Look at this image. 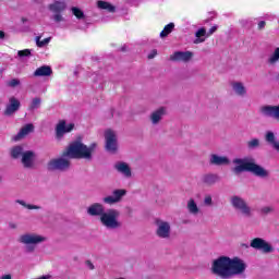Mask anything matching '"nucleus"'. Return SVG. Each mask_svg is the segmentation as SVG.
<instances>
[{
    "label": "nucleus",
    "mask_w": 279,
    "mask_h": 279,
    "mask_svg": "<svg viewBox=\"0 0 279 279\" xmlns=\"http://www.w3.org/2000/svg\"><path fill=\"white\" fill-rule=\"evenodd\" d=\"M128 194V191L125 190H114L112 192V196H106L104 198V203L105 204H109V205H112V204H118V202H120L121 199H123L124 195Z\"/></svg>",
    "instance_id": "obj_13"
},
{
    "label": "nucleus",
    "mask_w": 279,
    "mask_h": 279,
    "mask_svg": "<svg viewBox=\"0 0 279 279\" xmlns=\"http://www.w3.org/2000/svg\"><path fill=\"white\" fill-rule=\"evenodd\" d=\"M62 158H76L90 160V151H88V146H86L81 141H74L63 150Z\"/></svg>",
    "instance_id": "obj_2"
},
{
    "label": "nucleus",
    "mask_w": 279,
    "mask_h": 279,
    "mask_svg": "<svg viewBox=\"0 0 279 279\" xmlns=\"http://www.w3.org/2000/svg\"><path fill=\"white\" fill-rule=\"evenodd\" d=\"M248 149H256V147H260V141L258 138H253L247 142Z\"/></svg>",
    "instance_id": "obj_33"
},
{
    "label": "nucleus",
    "mask_w": 279,
    "mask_h": 279,
    "mask_svg": "<svg viewBox=\"0 0 279 279\" xmlns=\"http://www.w3.org/2000/svg\"><path fill=\"white\" fill-rule=\"evenodd\" d=\"M204 202L207 206H210L213 204V197L211 196H206Z\"/></svg>",
    "instance_id": "obj_46"
},
{
    "label": "nucleus",
    "mask_w": 279,
    "mask_h": 279,
    "mask_svg": "<svg viewBox=\"0 0 279 279\" xmlns=\"http://www.w3.org/2000/svg\"><path fill=\"white\" fill-rule=\"evenodd\" d=\"M156 223L158 226L157 236H160L161 239H168L171 232V226H169V222L157 220Z\"/></svg>",
    "instance_id": "obj_15"
},
{
    "label": "nucleus",
    "mask_w": 279,
    "mask_h": 279,
    "mask_svg": "<svg viewBox=\"0 0 279 279\" xmlns=\"http://www.w3.org/2000/svg\"><path fill=\"white\" fill-rule=\"evenodd\" d=\"M174 27H175V24L173 23H169L168 25H166L160 33V38H167V36H169L171 32H173Z\"/></svg>",
    "instance_id": "obj_28"
},
{
    "label": "nucleus",
    "mask_w": 279,
    "mask_h": 279,
    "mask_svg": "<svg viewBox=\"0 0 279 279\" xmlns=\"http://www.w3.org/2000/svg\"><path fill=\"white\" fill-rule=\"evenodd\" d=\"M40 36H37L36 38H35V40H36V45H37V47H39V48H43V47H45V45H49V43H51V37H47V38H45L44 40H40Z\"/></svg>",
    "instance_id": "obj_32"
},
{
    "label": "nucleus",
    "mask_w": 279,
    "mask_h": 279,
    "mask_svg": "<svg viewBox=\"0 0 279 279\" xmlns=\"http://www.w3.org/2000/svg\"><path fill=\"white\" fill-rule=\"evenodd\" d=\"M265 25H267V22L260 21V22L258 23V25H257V28H258L259 31L265 29Z\"/></svg>",
    "instance_id": "obj_45"
},
{
    "label": "nucleus",
    "mask_w": 279,
    "mask_h": 279,
    "mask_svg": "<svg viewBox=\"0 0 279 279\" xmlns=\"http://www.w3.org/2000/svg\"><path fill=\"white\" fill-rule=\"evenodd\" d=\"M119 217V210L109 209L108 213L105 211L100 217V222L105 228H110L111 230H116L117 228H121V222L117 220Z\"/></svg>",
    "instance_id": "obj_4"
},
{
    "label": "nucleus",
    "mask_w": 279,
    "mask_h": 279,
    "mask_svg": "<svg viewBox=\"0 0 279 279\" xmlns=\"http://www.w3.org/2000/svg\"><path fill=\"white\" fill-rule=\"evenodd\" d=\"M233 90L236 93V95L243 96L245 93V86H243L242 83H233Z\"/></svg>",
    "instance_id": "obj_31"
},
{
    "label": "nucleus",
    "mask_w": 279,
    "mask_h": 279,
    "mask_svg": "<svg viewBox=\"0 0 279 279\" xmlns=\"http://www.w3.org/2000/svg\"><path fill=\"white\" fill-rule=\"evenodd\" d=\"M17 56L19 58H28V56H32V50L29 49L19 50Z\"/></svg>",
    "instance_id": "obj_39"
},
{
    "label": "nucleus",
    "mask_w": 279,
    "mask_h": 279,
    "mask_svg": "<svg viewBox=\"0 0 279 279\" xmlns=\"http://www.w3.org/2000/svg\"><path fill=\"white\" fill-rule=\"evenodd\" d=\"M19 241L24 245H38V243L47 241V238L37 234H23Z\"/></svg>",
    "instance_id": "obj_11"
},
{
    "label": "nucleus",
    "mask_w": 279,
    "mask_h": 279,
    "mask_svg": "<svg viewBox=\"0 0 279 279\" xmlns=\"http://www.w3.org/2000/svg\"><path fill=\"white\" fill-rule=\"evenodd\" d=\"M53 19H54L56 23H62V21H64V17H62V14H60V13H56Z\"/></svg>",
    "instance_id": "obj_42"
},
{
    "label": "nucleus",
    "mask_w": 279,
    "mask_h": 279,
    "mask_svg": "<svg viewBox=\"0 0 279 279\" xmlns=\"http://www.w3.org/2000/svg\"><path fill=\"white\" fill-rule=\"evenodd\" d=\"M10 228H12L14 230L16 228V225L10 223Z\"/></svg>",
    "instance_id": "obj_50"
},
{
    "label": "nucleus",
    "mask_w": 279,
    "mask_h": 279,
    "mask_svg": "<svg viewBox=\"0 0 279 279\" xmlns=\"http://www.w3.org/2000/svg\"><path fill=\"white\" fill-rule=\"evenodd\" d=\"M86 265H87V267L89 268V269H95V265H93V262H90V260H86Z\"/></svg>",
    "instance_id": "obj_47"
},
{
    "label": "nucleus",
    "mask_w": 279,
    "mask_h": 279,
    "mask_svg": "<svg viewBox=\"0 0 279 279\" xmlns=\"http://www.w3.org/2000/svg\"><path fill=\"white\" fill-rule=\"evenodd\" d=\"M34 158H36L34 150L24 151L22 155L23 167L25 169H32L34 167Z\"/></svg>",
    "instance_id": "obj_16"
},
{
    "label": "nucleus",
    "mask_w": 279,
    "mask_h": 279,
    "mask_svg": "<svg viewBox=\"0 0 279 279\" xmlns=\"http://www.w3.org/2000/svg\"><path fill=\"white\" fill-rule=\"evenodd\" d=\"M277 77H278V80H279V74H278V76H277Z\"/></svg>",
    "instance_id": "obj_54"
},
{
    "label": "nucleus",
    "mask_w": 279,
    "mask_h": 279,
    "mask_svg": "<svg viewBox=\"0 0 279 279\" xmlns=\"http://www.w3.org/2000/svg\"><path fill=\"white\" fill-rule=\"evenodd\" d=\"M11 154V158H13V160H17V158L23 157V146L17 145V146H13L10 150Z\"/></svg>",
    "instance_id": "obj_25"
},
{
    "label": "nucleus",
    "mask_w": 279,
    "mask_h": 279,
    "mask_svg": "<svg viewBox=\"0 0 279 279\" xmlns=\"http://www.w3.org/2000/svg\"><path fill=\"white\" fill-rule=\"evenodd\" d=\"M74 129H75L74 123H70L66 125V121L60 120L56 126L57 141H62V138L64 137V134H69V132H73Z\"/></svg>",
    "instance_id": "obj_7"
},
{
    "label": "nucleus",
    "mask_w": 279,
    "mask_h": 279,
    "mask_svg": "<svg viewBox=\"0 0 279 279\" xmlns=\"http://www.w3.org/2000/svg\"><path fill=\"white\" fill-rule=\"evenodd\" d=\"M210 162L211 165L221 166V165H229L230 160L227 157H219L218 155H211Z\"/></svg>",
    "instance_id": "obj_24"
},
{
    "label": "nucleus",
    "mask_w": 279,
    "mask_h": 279,
    "mask_svg": "<svg viewBox=\"0 0 279 279\" xmlns=\"http://www.w3.org/2000/svg\"><path fill=\"white\" fill-rule=\"evenodd\" d=\"M7 86H9V88H16V86H21V81L19 78H12L7 82Z\"/></svg>",
    "instance_id": "obj_38"
},
{
    "label": "nucleus",
    "mask_w": 279,
    "mask_h": 279,
    "mask_svg": "<svg viewBox=\"0 0 279 279\" xmlns=\"http://www.w3.org/2000/svg\"><path fill=\"white\" fill-rule=\"evenodd\" d=\"M233 165H236L233 168V173H243V171H246L248 173H253V175H256L257 178H269V171H267L263 166H258L254 158H236L233 160Z\"/></svg>",
    "instance_id": "obj_1"
},
{
    "label": "nucleus",
    "mask_w": 279,
    "mask_h": 279,
    "mask_svg": "<svg viewBox=\"0 0 279 279\" xmlns=\"http://www.w3.org/2000/svg\"><path fill=\"white\" fill-rule=\"evenodd\" d=\"M5 39V32L0 31V40H4Z\"/></svg>",
    "instance_id": "obj_48"
},
{
    "label": "nucleus",
    "mask_w": 279,
    "mask_h": 279,
    "mask_svg": "<svg viewBox=\"0 0 279 279\" xmlns=\"http://www.w3.org/2000/svg\"><path fill=\"white\" fill-rule=\"evenodd\" d=\"M21 108V101L16 97L12 96L9 98V104L7 105L3 114L4 117H12L14 112H19Z\"/></svg>",
    "instance_id": "obj_12"
},
{
    "label": "nucleus",
    "mask_w": 279,
    "mask_h": 279,
    "mask_svg": "<svg viewBox=\"0 0 279 279\" xmlns=\"http://www.w3.org/2000/svg\"><path fill=\"white\" fill-rule=\"evenodd\" d=\"M40 104H41L40 98H34L29 106V110H36V109L40 108Z\"/></svg>",
    "instance_id": "obj_37"
},
{
    "label": "nucleus",
    "mask_w": 279,
    "mask_h": 279,
    "mask_svg": "<svg viewBox=\"0 0 279 279\" xmlns=\"http://www.w3.org/2000/svg\"><path fill=\"white\" fill-rule=\"evenodd\" d=\"M16 203L20 204L21 206H24V208H27L28 210H38V208H40L36 205L26 204L24 201L21 199H17Z\"/></svg>",
    "instance_id": "obj_36"
},
{
    "label": "nucleus",
    "mask_w": 279,
    "mask_h": 279,
    "mask_svg": "<svg viewBox=\"0 0 279 279\" xmlns=\"http://www.w3.org/2000/svg\"><path fill=\"white\" fill-rule=\"evenodd\" d=\"M208 33H206V28L202 27L196 33V39L194 40L195 45H199V43H205L206 38H203V36H207Z\"/></svg>",
    "instance_id": "obj_26"
},
{
    "label": "nucleus",
    "mask_w": 279,
    "mask_h": 279,
    "mask_svg": "<svg viewBox=\"0 0 279 279\" xmlns=\"http://www.w3.org/2000/svg\"><path fill=\"white\" fill-rule=\"evenodd\" d=\"M231 204L235 210H240L242 215H245V217H252V208L247 205V203L239 197V196H233L231 198Z\"/></svg>",
    "instance_id": "obj_6"
},
{
    "label": "nucleus",
    "mask_w": 279,
    "mask_h": 279,
    "mask_svg": "<svg viewBox=\"0 0 279 279\" xmlns=\"http://www.w3.org/2000/svg\"><path fill=\"white\" fill-rule=\"evenodd\" d=\"M193 58V52L191 51H175L173 54L170 56V60L172 62H189Z\"/></svg>",
    "instance_id": "obj_14"
},
{
    "label": "nucleus",
    "mask_w": 279,
    "mask_h": 279,
    "mask_svg": "<svg viewBox=\"0 0 279 279\" xmlns=\"http://www.w3.org/2000/svg\"><path fill=\"white\" fill-rule=\"evenodd\" d=\"M71 167V161L63 157L51 159L48 165V171H66Z\"/></svg>",
    "instance_id": "obj_5"
},
{
    "label": "nucleus",
    "mask_w": 279,
    "mask_h": 279,
    "mask_svg": "<svg viewBox=\"0 0 279 279\" xmlns=\"http://www.w3.org/2000/svg\"><path fill=\"white\" fill-rule=\"evenodd\" d=\"M217 180H219V177L217 174H206L204 178H203V182L205 184H215V182H217Z\"/></svg>",
    "instance_id": "obj_30"
},
{
    "label": "nucleus",
    "mask_w": 279,
    "mask_h": 279,
    "mask_svg": "<svg viewBox=\"0 0 279 279\" xmlns=\"http://www.w3.org/2000/svg\"><path fill=\"white\" fill-rule=\"evenodd\" d=\"M106 213V209L104 208V205L99 203H94L87 208V214L90 215V217H102Z\"/></svg>",
    "instance_id": "obj_17"
},
{
    "label": "nucleus",
    "mask_w": 279,
    "mask_h": 279,
    "mask_svg": "<svg viewBox=\"0 0 279 279\" xmlns=\"http://www.w3.org/2000/svg\"><path fill=\"white\" fill-rule=\"evenodd\" d=\"M95 149H97V144L93 143L89 145V147H87V151H89V160L93 159V151H95Z\"/></svg>",
    "instance_id": "obj_40"
},
{
    "label": "nucleus",
    "mask_w": 279,
    "mask_h": 279,
    "mask_svg": "<svg viewBox=\"0 0 279 279\" xmlns=\"http://www.w3.org/2000/svg\"><path fill=\"white\" fill-rule=\"evenodd\" d=\"M0 279H12V275H3Z\"/></svg>",
    "instance_id": "obj_49"
},
{
    "label": "nucleus",
    "mask_w": 279,
    "mask_h": 279,
    "mask_svg": "<svg viewBox=\"0 0 279 279\" xmlns=\"http://www.w3.org/2000/svg\"><path fill=\"white\" fill-rule=\"evenodd\" d=\"M260 112L264 117H274V119H279V106H263L260 107Z\"/></svg>",
    "instance_id": "obj_18"
},
{
    "label": "nucleus",
    "mask_w": 279,
    "mask_h": 279,
    "mask_svg": "<svg viewBox=\"0 0 279 279\" xmlns=\"http://www.w3.org/2000/svg\"><path fill=\"white\" fill-rule=\"evenodd\" d=\"M119 279H125V278H119Z\"/></svg>",
    "instance_id": "obj_55"
},
{
    "label": "nucleus",
    "mask_w": 279,
    "mask_h": 279,
    "mask_svg": "<svg viewBox=\"0 0 279 279\" xmlns=\"http://www.w3.org/2000/svg\"><path fill=\"white\" fill-rule=\"evenodd\" d=\"M274 208L271 207H264L260 209L262 215H269V213H272Z\"/></svg>",
    "instance_id": "obj_41"
},
{
    "label": "nucleus",
    "mask_w": 279,
    "mask_h": 279,
    "mask_svg": "<svg viewBox=\"0 0 279 279\" xmlns=\"http://www.w3.org/2000/svg\"><path fill=\"white\" fill-rule=\"evenodd\" d=\"M34 250V247H28V252H32Z\"/></svg>",
    "instance_id": "obj_51"
},
{
    "label": "nucleus",
    "mask_w": 279,
    "mask_h": 279,
    "mask_svg": "<svg viewBox=\"0 0 279 279\" xmlns=\"http://www.w3.org/2000/svg\"><path fill=\"white\" fill-rule=\"evenodd\" d=\"M158 56V50L154 49L151 52L148 54V60H154V57Z\"/></svg>",
    "instance_id": "obj_44"
},
{
    "label": "nucleus",
    "mask_w": 279,
    "mask_h": 279,
    "mask_svg": "<svg viewBox=\"0 0 279 279\" xmlns=\"http://www.w3.org/2000/svg\"><path fill=\"white\" fill-rule=\"evenodd\" d=\"M50 12L60 13L66 10V3L64 1H56L52 4H49Z\"/></svg>",
    "instance_id": "obj_22"
},
{
    "label": "nucleus",
    "mask_w": 279,
    "mask_h": 279,
    "mask_svg": "<svg viewBox=\"0 0 279 279\" xmlns=\"http://www.w3.org/2000/svg\"><path fill=\"white\" fill-rule=\"evenodd\" d=\"M247 265L243 263V259L239 257L230 259V278H232V276H239L240 274H244Z\"/></svg>",
    "instance_id": "obj_8"
},
{
    "label": "nucleus",
    "mask_w": 279,
    "mask_h": 279,
    "mask_svg": "<svg viewBox=\"0 0 279 279\" xmlns=\"http://www.w3.org/2000/svg\"><path fill=\"white\" fill-rule=\"evenodd\" d=\"M279 60V48H276L272 56L268 59V62L270 64H276Z\"/></svg>",
    "instance_id": "obj_35"
},
{
    "label": "nucleus",
    "mask_w": 279,
    "mask_h": 279,
    "mask_svg": "<svg viewBox=\"0 0 279 279\" xmlns=\"http://www.w3.org/2000/svg\"><path fill=\"white\" fill-rule=\"evenodd\" d=\"M114 167L117 171H119V173H123L125 178H132V169H130V166L128 163L119 162Z\"/></svg>",
    "instance_id": "obj_21"
},
{
    "label": "nucleus",
    "mask_w": 279,
    "mask_h": 279,
    "mask_svg": "<svg viewBox=\"0 0 279 279\" xmlns=\"http://www.w3.org/2000/svg\"><path fill=\"white\" fill-rule=\"evenodd\" d=\"M251 247H253L254 250H262L264 254H271V252H274V246H271V244H269L262 238L253 239L251 241Z\"/></svg>",
    "instance_id": "obj_10"
},
{
    "label": "nucleus",
    "mask_w": 279,
    "mask_h": 279,
    "mask_svg": "<svg viewBox=\"0 0 279 279\" xmlns=\"http://www.w3.org/2000/svg\"><path fill=\"white\" fill-rule=\"evenodd\" d=\"M187 208H189V211L192 214V215H197V213H199V208L197 207V204L195 203V201L193 198H191L187 203Z\"/></svg>",
    "instance_id": "obj_29"
},
{
    "label": "nucleus",
    "mask_w": 279,
    "mask_h": 279,
    "mask_svg": "<svg viewBox=\"0 0 279 279\" xmlns=\"http://www.w3.org/2000/svg\"><path fill=\"white\" fill-rule=\"evenodd\" d=\"M106 140V149L110 151V154H117V134L112 130H107L105 132Z\"/></svg>",
    "instance_id": "obj_9"
},
{
    "label": "nucleus",
    "mask_w": 279,
    "mask_h": 279,
    "mask_svg": "<svg viewBox=\"0 0 279 279\" xmlns=\"http://www.w3.org/2000/svg\"><path fill=\"white\" fill-rule=\"evenodd\" d=\"M162 114H165V108H159L157 111L151 114V122L154 124L160 123V119H162Z\"/></svg>",
    "instance_id": "obj_27"
},
{
    "label": "nucleus",
    "mask_w": 279,
    "mask_h": 279,
    "mask_svg": "<svg viewBox=\"0 0 279 279\" xmlns=\"http://www.w3.org/2000/svg\"><path fill=\"white\" fill-rule=\"evenodd\" d=\"M72 14L78 20L84 19V11L77 7L72 8Z\"/></svg>",
    "instance_id": "obj_34"
},
{
    "label": "nucleus",
    "mask_w": 279,
    "mask_h": 279,
    "mask_svg": "<svg viewBox=\"0 0 279 279\" xmlns=\"http://www.w3.org/2000/svg\"><path fill=\"white\" fill-rule=\"evenodd\" d=\"M23 23H25V19H22Z\"/></svg>",
    "instance_id": "obj_53"
},
{
    "label": "nucleus",
    "mask_w": 279,
    "mask_h": 279,
    "mask_svg": "<svg viewBox=\"0 0 279 279\" xmlns=\"http://www.w3.org/2000/svg\"><path fill=\"white\" fill-rule=\"evenodd\" d=\"M1 73H3V70H0V75H1Z\"/></svg>",
    "instance_id": "obj_52"
},
{
    "label": "nucleus",
    "mask_w": 279,
    "mask_h": 279,
    "mask_svg": "<svg viewBox=\"0 0 279 279\" xmlns=\"http://www.w3.org/2000/svg\"><path fill=\"white\" fill-rule=\"evenodd\" d=\"M97 8L99 10H107V12H111V13L117 12V8L107 1H101V0L97 1Z\"/></svg>",
    "instance_id": "obj_23"
},
{
    "label": "nucleus",
    "mask_w": 279,
    "mask_h": 279,
    "mask_svg": "<svg viewBox=\"0 0 279 279\" xmlns=\"http://www.w3.org/2000/svg\"><path fill=\"white\" fill-rule=\"evenodd\" d=\"M217 29H218L217 25H215L211 28H209V31L207 32V38L213 36V34H215V32H217Z\"/></svg>",
    "instance_id": "obj_43"
},
{
    "label": "nucleus",
    "mask_w": 279,
    "mask_h": 279,
    "mask_svg": "<svg viewBox=\"0 0 279 279\" xmlns=\"http://www.w3.org/2000/svg\"><path fill=\"white\" fill-rule=\"evenodd\" d=\"M211 271L215 276H219L220 278H230V257L221 256L214 260Z\"/></svg>",
    "instance_id": "obj_3"
},
{
    "label": "nucleus",
    "mask_w": 279,
    "mask_h": 279,
    "mask_svg": "<svg viewBox=\"0 0 279 279\" xmlns=\"http://www.w3.org/2000/svg\"><path fill=\"white\" fill-rule=\"evenodd\" d=\"M32 132H34V124H25L16 134L15 141H21V138H25V136H27V134H32Z\"/></svg>",
    "instance_id": "obj_20"
},
{
    "label": "nucleus",
    "mask_w": 279,
    "mask_h": 279,
    "mask_svg": "<svg viewBox=\"0 0 279 279\" xmlns=\"http://www.w3.org/2000/svg\"><path fill=\"white\" fill-rule=\"evenodd\" d=\"M53 73V70H51V66L49 65H43L40 68H37L34 72L35 77H49Z\"/></svg>",
    "instance_id": "obj_19"
}]
</instances>
